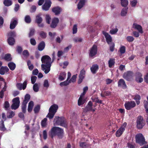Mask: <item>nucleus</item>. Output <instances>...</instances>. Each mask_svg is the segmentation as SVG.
<instances>
[{
    "instance_id": "obj_41",
    "label": "nucleus",
    "mask_w": 148,
    "mask_h": 148,
    "mask_svg": "<svg viewBox=\"0 0 148 148\" xmlns=\"http://www.w3.org/2000/svg\"><path fill=\"white\" fill-rule=\"evenodd\" d=\"M83 39L80 37H76L74 38L73 40L75 42H80L83 41Z\"/></svg>"
},
{
    "instance_id": "obj_10",
    "label": "nucleus",
    "mask_w": 148,
    "mask_h": 148,
    "mask_svg": "<svg viewBox=\"0 0 148 148\" xmlns=\"http://www.w3.org/2000/svg\"><path fill=\"white\" fill-rule=\"evenodd\" d=\"M51 2L50 0H45V3L42 6L43 10L47 11L49 10L51 7Z\"/></svg>"
},
{
    "instance_id": "obj_16",
    "label": "nucleus",
    "mask_w": 148,
    "mask_h": 148,
    "mask_svg": "<svg viewBox=\"0 0 148 148\" xmlns=\"http://www.w3.org/2000/svg\"><path fill=\"white\" fill-rule=\"evenodd\" d=\"M87 98H85L84 96L80 95L78 100V104L80 106L84 104L87 100Z\"/></svg>"
},
{
    "instance_id": "obj_14",
    "label": "nucleus",
    "mask_w": 148,
    "mask_h": 148,
    "mask_svg": "<svg viewBox=\"0 0 148 148\" xmlns=\"http://www.w3.org/2000/svg\"><path fill=\"white\" fill-rule=\"evenodd\" d=\"M95 107V106L92 105V102L90 101L87 106L85 108V110L86 111H92L94 112L95 110V109L93 108Z\"/></svg>"
},
{
    "instance_id": "obj_48",
    "label": "nucleus",
    "mask_w": 148,
    "mask_h": 148,
    "mask_svg": "<svg viewBox=\"0 0 148 148\" xmlns=\"http://www.w3.org/2000/svg\"><path fill=\"white\" fill-rule=\"evenodd\" d=\"M39 35L43 38H46L47 36L46 33L43 31L40 32L39 33Z\"/></svg>"
},
{
    "instance_id": "obj_15",
    "label": "nucleus",
    "mask_w": 148,
    "mask_h": 148,
    "mask_svg": "<svg viewBox=\"0 0 148 148\" xmlns=\"http://www.w3.org/2000/svg\"><path fill=\"white\" fill-rule=\"evenodd\" d=\"M132 27L135 29L137 30L140 34L143 33V28L141 25L136 23H134Z\"/></svg>"
},
{
    "instance_id": "obj_42",
    "label": "nucleus",
    "mask_w": 148,
    "mask_h": 148,
    "mask_svg": "<svg viewBox=\"0 0 148 148\" xmlns=\"http://www.w3.org/2000/svg\"><path fill=\"white\" fill-rule=\"evenodd\" d=\"M6 128L5 127L3 121H1L0 122V130L4 131L5 130Z\"/></svg>"
},
{
    "instance_id": "obj_52",
    "label": "nucleus",
    "mask_w": 148,
    "mask_h": 148,
    "mask_svg": "<svg viewBox=\"0 0 148 148\" xmlns=\"http://www.w3.org/2000/svg\"><path fill=\"white\" fill-rule=\"evenodd\" d=\"M126 40L127 41L129 42H132L134 40V38L133 37L130 36H128L127 37Z\"/></svg>"
},
{
    "instance_id": "obj_7",
    "label": "nucleus",
    "mask_w": 148,
    "mask_h": 148,
    "mask_svg": "<svg viewBox=\"0 0 148 148\" xmlns=\"http://www.w3.org/2000/svg\"><path fill=\"white\" fill-rule=\"evenodd\" d=\"M13 103L11 106L12 109L16 110L19 107L20 103L19 98L18 97H16L12 100Z\"/></svg>"
},
{
    "instance_id": "obj_64",
    "label": "nucleus",
    "mask_w": 148,
    "mask_h": 148,
    "mask_svg": "<svg viewBox=\"0 0 148 148\" xmlns=\"http://www.w3.org/2000/svg\"><path fill=\"white\" fill-rule=\"evenodd\" d=\"M68 80H67L64 82H62L60 83V85L61 86H66L68 84H69V81H68Z\"/></svg>"
},
{
    "instance_id": "obj_56",
    "label": "nucleus",
    "mask_w": 148,
    "mask_h": 148,
    "mask_svg": "<svg viewBox=\"0 0 148 148\" xmlns=\"http://www.w3.org/2000/svg\"><path fill=\"white\" fill-rule=\"evenodd\" d=\"M60 37H60L58 36L57 37L56 39V42L59 43H60L62 41L63 39V35H61Z\"/></svg>"
},
{
    "instance_id": "obj_37",
    "label": "nucleus",
    "mask_w": 148,
    "mask_h": 148,
    "mask_svg": "<svg viewBox=\"0 0 148 148\" xmlns=\"http://www.w3.org/2000/svg\"><path fill=\"white\" fill-rule=\"evenodd\" d=\"M121 4L123 7L127 6L128 4V0H121Z\"/></svg>"
},
{
    "instance_id": "obj_1",
    "label": "nucleus",
    "mask_w": 148,
    "mask_h": 148,
    "mask_svg": "<svg viewBox=\"0 0 148 148\" xmlns=\"http://www.w3.org/2000/svg\"><path fill=\"white\" fill-rule=\"evenodd\" d=\"M50 133L52 138L56 135L60 138L63 135V130L59 127H53L51 129Z\"/></svg>"
},
{
    "instance_id": "obj_31",
    "label": "nucleus",
    "mask_w": 148,
    "mask_h": 148,
    "mask_svg": "<svg viewBox=\"0 0 148 148\" xmlns=\"http://www.w3.org/2000/svg\"><path fill=\"white\" fill-rule=\"evenodd\" d=\"M127 8H123L121 10V15L122 16H125L127 13Z\"/></svg>"
},
{
    "instance_id": "obj_44",
    "label": "nucleus",
    "mask_w": 148,
    "mask_h": 148,
    "mask_svg": "<svg viewBox=\"0 0 148 148\" xmlns=\"http://www.w3.org/2000/svg\"><path fill=\"white\" fill-rule=\"evenodd\" d=\"M33 89L34 90L35 92H37L39 90V86L37 84H34L33 86Z\"/></svg>"
},
{
    "instance_id": "obj_39",
    "label": "nucleus",
    "mask_w": 148,
    "mask_h": 148,
    "mask_svg": "<svg viewBox=\"0 0 148 148\" xmlns=\"http://www.w3.org/2000/svg\"><path fill=\"white\" fill-rule=\"evenodd\" d=\"M138 3L137 0H132L130 1V4L132 7H135Z\"/></svg>"
},
{
    "instance_id": "obj_51",
    "label": "nucleus",
    "mask_w": 148,
    "mask_h": 148,
    "mask_svg": "<svg viewBox=\"0 0 148 148\" xmlns=\"http://www.w3.org/2000/svg\"><path fill=\"white\" fill-rule=\"evenodd\" d=\"M145 108L146 112L148 114V101L145 100L144 102Z\"/></svg>"
},
{
    "instance_id": "obj_59",
    "label": "nucleus",
    "mask_w": 148,
    "mask_h": 148,
    "mask_svg": "<svg viewBox=\"0 0 148 148\" xmlns=\"http://www.w3.org/2000/svg\"><path fill=\"white\" fill-rule=\"evenodd\" d=\"M27 104H25L23 102L22 105V112L24 113H25L26 110V105Z\"/></svg>"
},
{
    "instance_id": "obj_50",
    "label": "nucleus",
    "mask_w": 148,
    "mask_h": 148,
    "mask_svg": "<svg viewBox=\"0 0 148 148\" xmlns=\"http://www.w3.org/2000/svg\"><path fill=\"white\" fill-rule=\"evenodd\" d=\"M35 30L34 29L31 28L30 29V32L29 34V37H30L34 35Z\"/></svg>"
},
{
    "instance_id": "obj_13",
    "label": "nucleus",
    "mask_w": 148,
    "mask_h": 148,
    "mask_svg": "<svg viewBox=\"0 0 148 148\" xmlns=\"http://www.w3.org/2000/svg\"><path fill=\"white\" fill-rule=\"evenodd\" d=\"M133 75V72L131 71H128L125 73L123 75V77L127 80H129L132 77Z\"/></svg>"
},
{
    "instance_id": "obj_23",
    "label": "nucleus",
    "mask_w": 148,
    "mask_h": 148,
    "mask_svg": "<svg viewBox=\"0 0 148 148\" xmlns=\"http://www.w3.org/2000/svg\"><path fill=\"white\" fill-rule=\"evenodd\" d=\"M142 74L140 73H138L136 74V80L138 82L141 83L143 81V79L142 77Z\"/></svg>"
},
{
    "instance_id": "obj_22",
    "label": "nucleus",
    "mask_w": 148,
    "mask_h": 148,
    "mask_svg": "<svg viewBox=\"0 0 148 148\" xmlns=\"http://www.w3.org/2000/svg\"><path fill=\"white\" fill-rule=\"evenodd\" d=\"M62 11V9L58 6L54 7L52 9V12L56 15L59 14Z\"/></svg>"
},
{
    "instance_id": "obj_45",
    "label": "nucleus",
    "mask_w": 148,
    "mask_h": 148,
    "mask_svg": "<svg viewBox=\"0 0 148 148\" xmlns=\"http://www.w3.org/2000/svg\"><path fill=\"white\" fill-rule=\"evenodd\" d=\"M77 77V75H73L69 81V83H70L71 82L73 83L75 82L76 80Z\"/></svg>"
},
{
    "instance_id": "obj_32",
    "label": "nucleus",
    "mask_w": 148,
    "mask_h": 148,
    "mask_svg": "<svg viewBox=\"0 0 148 148\" xmlns=\"http://www.w3.org/2000/svg\"><path fill=\"white\" fill-rule=\"evenodd\" d=\"M8 42L9 44L10 45H13L15 43V40L13 37H9L8 39Z\"/></svg>"
},
{
    "instance_id": "obj_19",
    "label": "nucleus",
    "mask_w": 148,
    "mask_h": 148,
    "mask_svg": "<svg viewBox=\"0 0 148 148\" xmlns=\"http://www.w3.org/2000/svg\"><path fill=\"white\" fill-rule=\"evenodd\" d=\"M102 33L105 36L107 42L108 44H110L112 42V38L111 37L108 33L104 31H103Z\"/></svg>"
},
{
    "instance_id": "obj_21",
    "label": "nucleus",
    "mask_w": 148,
    "mask_h": 148,
    "mask_svg": "<svg viewBox=\"0 0 148 148\" xmlns=\"http://www.w3.org/2000/svg\"><path fill=\"white\" fill-rule=\"evenodd\" d=\"M9 70L7 66H1L0 69V74L4 75L8 72Z\"/></svg>"
},
{
    "instance_id": "obj_28",
    "label": "nucleus",
    "mask_w": 148,
    "mask_h": 148,
    "mask_svg": "<svg viewBox=\"0 0 148 148\" xmlns=\"http://www.w3.org/2000/svg\"><path fill=\"white\" fill-rule=\"evenodd\" d=\"M3 59L6 61H9L12 60V58L10 54L7 53L5 55L4 57L3 58Z\"/></svg>"
},
{
    "instance_id": "obj_2",
    "label": "nucleus",
    "mask_w": 148,
    "mask_h": 148,
    "mask_svg": "<svg viewBox=\"0 0 148 148\" xmlns=\"http://www.w3.org/2000/svg\"><path fill=\"white\" fill-rule=\"evenodd\" d=\"M58 108V106L55 104L52 105L49 110V113L47 116L49 119H52L54 116Z\"/></svg>"
},
{
    "instance_id": "obj_53",
    "label": "nucleus",
    "mask_w": 148,
    "mask_h": 148,
    "mask_svg": "<svg viewBox=\"0 0 148 148\" xmlns=\"http://www.w3.org/2000/svg\"><path fill=\"white\" fill-rule=\"evenodd\" d=\"M23 54L24 57L26 58H28L29 56V53L27 50H24L23 52Z\"/></svg>"
},
{
    "instance_id": "obj_27",
    "label": "nucleus",
    "mask_w": 148,
    "mask_h": 148,
    "mask_svg": "<svg viewBox=\"0 0 148 148\" xmlns=\"http://www.w3.org/2000/svg\"><path fill=\"white\" fill-rule=\"evenodd\" d=\"M76 1L78 0H76ZM86 0H80L77 5V8L79 9H81L84 5Z\"/></svg>"
},
{
    "instance_id": "obj_25",
    "label": "nucleus",
    "mask_w": 148,
    "mask_h": 148,
    "mask_svg": "<svg viewBox=\"0 0 148 148\" xmlns=\"http://www.w3.org/2000/svg\"><path fill=\"white\" fill-rule=\"evenodd\" d=\"M59 21L58 18H56L53 19L52 23L51 25V27L52 28H55L57 25Z\"/></svg>"
},
{
    "instance_id": "obj_18",
    "label": "nucleus",
    "mask_w": 148,
    "mask_h": 148,
    "mask_svg": "<svg viewBox=\"0 0 148 148\" xmlns=\"http://www.w3.org/2000/svg\"><path fill=\"white\" fill-rule=\"evenodd\" d=\"M17 20L16 18H13L12 19L10 25V28L11 29H14L17 25Z\"/></svg>"
},
{
    "instance_id": "obj_5",
    "label": "nucleus",
    "mask_w": 148,
    "mask_h": 148,
    "mask_svg": "<svg viewBox=\"0 0 148 148\" xmlns=\"http://www.w3.org/2000/svg\"><path fill=\"white\" fill-rule=\"evenodd\" d=\"M41 61L43 64L45 65L51 64V58L47 55H45L43 56L41 58Z\"/></svg>"
},
{
    "instance_id": "obj_24",
    "label": "nucleus",
    "mask_w": 148,
    "mask_h": 148,
    "mask_svg": "<svg viewBox=\"0 0 148 148\" xmlns=\"http://www.w3.org/2000/svg\"><path fill=\"white\" fill-rule=\"evenodd\" d=\"M118 86L122 87L123 88H126V85L123 79H120L118 82Z\"/></svg>"
},
{
    "instance_id": "obj_17",
    "label": "nucleus",
    "mask_w": 148,
    "mask_h": 148,
    "mask_svg": "<svg viewBox=\"0 0 148 148\" xmlns=\"http://www.w3.org/2000/svg\"><path fill=\"white\" fill-rule=\"evenodd\" d=\"M27 85V81H25L23 83H17L16 86L17 88L20 90H21L22 89L24 90L25 89Z\"/></svg>"
},
{
    "instance_id": "obj_63",
    "label": "nucleus",
    "mask_w": 148,
    "mask_h": 148,
    "mask_svg": "<svg viewBox=\"0 0 148 148\" xmlns=\"http://www.w3.org/2000/svg\"><path fill=\"white\" fill-rule=\"evenodd\" d=\"M104 95H103L102 93L101 94V97H104L105 96H108L110 95L111 94V92L110 91H107L105 92L104 93Z\"/></svg>"
},
{
    "instance_id": "obj_9",
    "label": "nucleus",
    "mask_w": 148,
    "mask_h": 148,
    "mask_svg": "<svg viewBox=\"0 0 148 148\" xmlns=\"http://www.w3.org/2000/svg\"><path fill=\"white\" fill-rule=\"evenodd\" d=\"M125 108L127 110H130L134 107L136 105L135 102L134 101H127L125 104Z\"/></svg>"
},
{
    "instance_id": "obj_55",
    "label": "nucleus",
    "mask_w": 148,
    "mask_h": 148,
    "mask_svg": "<svg viewBox=\"0 0 148 148\" xmlns=\"http://www.w3.org/2000/svg\"><path fill=\"white\" fill-rule=\"evenodd\" d=\"M118 31V29L117 28L112 29L110 31V33L111 34H116Z\"/></svg>"
},
{
    "instance_id": "obj_11",
    "label": "nucleus",
    "mask_w": 148,
    "mask_h": 148,
    "mask_svg": "<svg viewBox=\"0 0 148 148\" xmlns=\"http://www.w3.org/2000/svg\"><path fill=\"white\" fill-rule=\"evenodd\" d=\"M97 49L96 45H94L90 49L89 53V56L91 57L95 56L97 53Z\"/></svg>"
},
{
    "instance_id": "obj_35",
    "label": "nucleus",
    "mask_w": 148,
    "mask_h": 148,
    "mask_svg": "<svg viewBox=\"0 0 148 148\" xmlns=\"http://www.w3.org/2000/svg\"><path fill=\"white\" fill-rule=\"evenodd\" d=\"M108 63L109 67L110 68H111L114 64V60L112 58L110 59L108 61Z\"/></svg>"
},
{
    "instance_id": "obj_36",
    "label": "nucleus",
    "mask_w": 148,
    "mask_h": 148,
    "mask_svg": "<svg viewBox=\"0 0 148 148\" xmlns=\"http://www.w3.org/2000/svg\"><path fill=\"white\" fill-rule=\"evenodd\" d=\"M42 21V18L40 17V15L39 14L37 15L36 17V21L38 24H40Z\"/></svg>"
},
{
    "instance_id": "obj_12",
    "label": "nucleus",
    "mask_w": 148,
    "mask_h": 148,
    "mask_svg": "<svg viewBox=\"0 0 148 148\" xmlns=\"http://www.w3.org/2000/svg\"><path fill=\"white\" fill-rule=\"evenodd\" d=\"M51 64L45 65V64H42L41 69L44 72L45 74L48 73L50 70V67Z\"/></svg>"
},
{
    "instance_id": "obj_47",
    "label": "nucleus",
    "mask_w": 148,
    "mask_h": 148,
    "mask_svg": "<svg viewBox=\"0 0 148 148\" xmlns=\"http://www.w3.org/2000/svg\"><path fill=\"white\" fill-rule=\"evenodd\" d=\"M25 22L27 23H29L31 21V19L30 16L27 15L25 17Z\"/></svg>"
},
{
    "instance_id": "obj_34",
    "label": "nucleus",
    "mask_w": 148,
    "mask_h": 148,
    "mask_svg": "<svg viewBox=\"0 0 148 148\" xmlns=\"http://www.w3.org/2000/svg\"><path fill=\"white\" fill-rule=\"evenodd\" d=\"M66 75V74L64 72L61 73L59 77V79L61 81L63 80L65 78Z\"/></svg>"
},
{
    "instance_id": "obj_62",
    "label": "nucleus",
    "mask_w": 148,
    "mask_h": 148,
    "mask_svg": "<svg viewBox=\"0 0 148 148\" xmlns=\"http://www.w3.org/2000/svg\"><path fill=\"white\" fill-rule=\"evenodd\" d=\"M88 89V88L87 86L84 87L83 89V92L81 94V95L84 96L86 92L87 91Z\"/></svg>"
},
{
    "instance_id": "obj_8",
    "label": "nucleus",
    "mask_w": 148,
    "mask_h": 148,
    "mask_svg": "<svg viewBox=\"0 0 148 148\" xmlns=\"http://www.w3.org/2000/svg\"><path fill=\"white\" fill-rule=\"evenodd\" d=\"M145 125L143 120V118L141 116H138L137 120V127L138 129H140L143 128Z\"/></svg>"
},
{
    "instance_id": "obj_61",
    "label": "nucleus",
    "mask_w": 148,
    "mask_h": 148,
    "mask_svg": "<svg viewBox=\"0 0 148 148\" xmlns=\"http://www.w3.org/2000/svg\"><path fill=\"white\" fill-rule=\"evenodd\" d=\"M120 51L121 53L123 54L125 53V47L122 46L120 49Z\"/></svg>"
},
{
    "instance_id": "obj_20",
    "label": "nucleus",
    "mask_w": 148,
    "mask_h": 148,
    "mask_svg": "<svg viewBox=\"0 0 148 148\" xmlns=\"http://www.w3.org/2000/svg\"><path fill=\"white\" fill-rule=\"evenodd\" d=\"M85 73V71L84 69H82L79 75V79L78 81L79 84L81 83L82 81V80L84 77Z\"/></svg>"
},
{
    "instance_id": "obj_46",
    "label": "nucleus",
    "mask_w": 148,
    "mask_h": 148,
    "mask_svg": "<svg viewBox=\"0 0 148 148\" xmlns=\"http://www.w3.org/2000/svg\"><path fill=\"white\" fill-rule=\"evenodd\" d=\"M16 33L14 32H9L8 34V36L9 37H14L16 36Z\"/></svg>"
},
{
    "instance_id": "obj_4",
    "label": "nucleus",
    "mask_w": 148,
    "mask_h": 148,
    "mask_svg": "<svg viewBox=\"0 0 148 148\" xmlns=\"http://www.w3.org/2000/svg\"><path fill=\"white\" fill-rule=\"evenodd\" d=\"M136 142L140 144V146L145 143L144 138L141 134H137L136 136Z\"/></svg>"
},
{
    "instance_id": "obj_30",
    "label": "nucleus",
    "mask_w": 148,
    "mask_h": 148,
    "mask_svg": "<svg viewBox=\"0 0 148 148\" xmlns=\"http://www.w3.org/2000/svg\"><path fill=\"white\" fill-rule=\"evenodd\" d=\"M45 42L42 41L38 45V49L40 51H42L45 48Z\"/></svg>"
},
{
    "instance_id": "obj_3",
    "label": "nucleus",
    "mask_w": 148,
    "mask_h": 148,
    "mask_svg": "<svg viewBox=\"0 0 148 148\" xmlns=\"http://www.w3.org/2000/svg\"><path fill=\"white\" fill-rule=\"evenodd\" d=\"M54 122L56 125H60L65 127L66 126L65 119L63 118L56 117L54 120Z\"/></svg>"
},
{
    "instance_id": "obj_40",
    "label": "nucleus",
    "mask_w": 148,
    "mask_h": 148,
    "mask_svg": "<svg viewBox=\"0 0 148 148\" xmlns=\"http://www.w3.org/2000/svg\"><path fill=\"white\" fill-rule=\"evenodd\" d=\"M3 3L5 5L8 6L12 5V2L10 0H5L4 1Z\"/></svg>"
},
{
    "instance_id": "obj_38",
    "label": "nucleus",
    "mask_w": 148,
    "mask_h": 148,
    "mask_svg": "<svg viewBox=\"0 0 148 148\" xmlns=\"http://www.w3.org/2000/svg\"><path fill=\"white\" fill-rule=\"evenodd\" d=\"M30 99V96L29 94H27L25 96V99L23 102V103L27 104Z\"/></svg>"
},
{
    "instance_id": "obj_49",
    "label": "nucleus",
    "mask_w": 148,
    "mask_h": 148,
    "mask_svg": "<svg viewBox=\"0 0 148 148\" xmlns=\"http://www.w3.org/2000/svg\"><path fill=\"white\" fill-rule=\"evenodd\" d=\"M47 118H45L43 119L41 123V125L42 127H45L47 125Z\"/></svg>"
},
{
    "instance_id": "obj_60",
    "label": "nucleus",
    "mask_w": 148,
    "mask_h": 148,
    "mask_svg": "<svg viewBox=\"0 0 148 148\" xmlns=\"http://www.w3.org/2000/svg\"><path fill=\"white\" fill-rule=\"evenodd\" d=\"M72 47V45H70L65 48L64 50V53L67 52Z\"/></svg>"
},
{
    "instance_id": "obj_54",
    "label": "nucleus",
    "mask_w": 148,
    "mask_h": 148,
    "mask_svg": "<svg viewBox=\"0 0 148 148\" xmlns=\"http://www.w3.org/2000/svg\"><path fill=\"white\" fill-rule=\"evenodd\" d=\"M14 113L13 111H11L8 113L7 117L9 118H11L14 115Z\"/></svg>"
},
{
    "instance_id": "obj_33",
    "label": "nucleus",
    "mask_w": 148,
    "mask_h": 148,
    "mask_svg": "<svg viewBox=\"0 0 148 148\" xmlns=\"http://www.w3.org/2000/svg\"><path fill=\"white\" fill-rule=\"evenodd\" d=\"M34 104L33 101H30L29 103L28 111L29 112H30L32 110Z\"/></svg>"
},
{
    "instance_id": "obj_6",
    "label": "nucleus",
    "mask_w": 148,
    "mask_h": 148,
    "mask_svg": "<svg viewBox=\"0 0 148 148\" xmlns=\"http://www.w3.org/2000/svg\"><path fill=\"white\" fill-rule=\"evenodd\" d=\"M127 125V123H124L121 126L119 129L116 132V135L117 137H120L123 134L125 129V127Z\"/></svg>"
},
{
    "instance_id": "obj_26",
    "label": "nucleus",
    "mask_w": 148,
    "mask_h": 148,
    "mask_svg": "<svg viewBox=\"0 0 148 148\" xmlns=\"http://www.w3.org/2000/svg\"><path fill=\"white\" fill-rule=\"evenodd\" d=\"M99 68L98 65L97 64L93 65L90 68V70L92 73L95 74L96 73Z\"/></svg>"
},
{
    "instance_id": "obj_57",
    "label": "nucleus",
    "mask_w": 148,
    "mask_h": 148,
    "mask_svg": "<svg viewBox=\"0 0 148 148\" xmlns=\"http://www.w3.org/2000/svg\"><path fill=\"white\" fill-rule=\"evenodd\" d=\"M92 100L93 101L95 102L96 103H102V101L101 100H99L98 98H94L92 97Z\"/></svg>"
},
{
    "instance_id": "obj_43",
    "label": "nucleus",
    "mask_w": 148,
    "mask_h": 148,
    "mask_svg": "<svg viewBox=\"0 0 148 148\" xmlns=\"http://www.w3.org/2000/svg\"><path fill=\"white\" fill-rule=\"evenodd\" d=\"M27 64L29 69L31 71L34 68L33 65L31 63L30 60H28L27 62Z\"/></svg>"
},
{
    "instance_id": "obj_29",
    "label": "nucleus",
    "mask_w": 148,
    "mask_h": 148,
    "mask_svg": "<svg viewBox=\"0 0 148 148\" xmlns=\"http://www.w3.org/2000/svg\"><path fill=\"white\" fill-rule=\"evenodd\" d=\"M8 66L12 71L14 70L16 68V64L13 62H10L8 64Z\"/></svg>"
},
{
    "instance_id": "obj_58",
    "label": "nucleus",
    "mask_w": 148,
    "mask_h": 148,
    "mask_svg": "<svg viewBox=\"0 0 148 148\" xmlns=\"http://www.w3.org/2000/svg\"><path fill=\"white\" fill-rule=\"evenodd\" d=\"M46 20L47 23L49 24L50 23L51 17L48 14H46Z\"/></svg>"
}]
</instances>
